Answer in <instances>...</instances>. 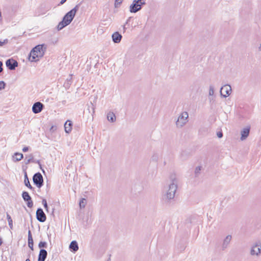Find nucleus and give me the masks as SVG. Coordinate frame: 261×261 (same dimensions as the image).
<instances>
[{
  "label": "nucleus",
  "mask_w": 261,
  "mask_h": 261,
  "mask_svg": "<svg viewBox=\"0 0 261 261\" xmlns=\"http://www.w3.org/2000/svg\"><path fill=\"white\" fill-rule=\"evenodd\" d=\"M82 2L77 4L73 8L66 13L62 18V20L58 23L57 29L60 31L68 25L74 19L76 12L79 11Z\"/></svg>",
  "instance_id": "1"
},
{
  "label": "nucleus",
  "mask_w": 261,
  "mask_h": 261,
  "mask_svg": "<svg viewBox=\"0 0 261 261\" xmlns=\"http://www.w3.org/2000/svg\"><path fill=\"white\" fill-rule=\"evenodd\" d=\"M46 50H31L28 59L31 62H37L44 55Z\"/></svg>",
  "instance_id": "2"
},
{
  "label": "nucleus",
  "mask_w": 261,
  "mask_h": 261,
  "mask_svg": "<svg viewBox=\"0 0 261 261\" xmlns=\"http://www.w3.org/2000/svg\"><path fill=\"white\" fill-rule=\"evenodd\" d=\"M146 0H134L130 5L129 10L130 13H135L141 10L146 5Z\"/></svg>",
  "instance_id": "3"
},
{
  "label": "nucleus",
  "mask_w": 261,
  "mask_h": 261,
  "mask_svg": "<svg viewBox=\"0 0 261 261\" xmlns=\"http://www.w3.org/2000/svg\"><path fill=\"white\" fill-rule=\"evenodd\" d=\"M33 184L39 189H40L43 185V177L42 174L38 172L35 173L33 176Z\"/></svg>",
  "instance_id": "4"
},
{
  "label": "nucleus",
  "mask_w": 261,
  "mask_h": 261,
  "mask_svg": "<svg viewBox=\"0 0 261 261\" xmlns=\"http://www.w3.org/2000/svg\"><path fill=\"white\" fill-rule=\"evenodd\" d=\"M189 117V115L188 112H182L178 117L176 122V124L177 127H182L184 126L186 122L188 121L187 119Z\"/></svg>",
  "instance_id": "5"
},
{
  "label": "nucleus",
  "mask_w": 261,
  "mask_h": 261,
  "mask_svg": "<svg viewBox=\"0 0 261 261\" xmlns=\"http://www.w3.org/2000/svg\"><path fill=\"white\" fill-rule=\"evenodd\" d=\"M261 253V242L258 241L253 244L252 246L250 254L251 255L259 256Z\"/></svg>",
  "instance_id": "6"
},
{
  "label": "nucleus",
  "mask_w": 261,
  "mask_h": 261,
  "mask_svg": "<svg viewBox=\"0 0 261 261\" xmlns=\"http://www.w3.org/2000/svg\"><path fill=\"white\" fill-rule=\"evenodd\" d=\"M5 64L7 68L10 70H15L18 66V62L13 58L7 59Z\"/></svg>",
  "instance_id": "7"
},
{
  "label": "nucleus",
  "mask_w": 261,
  "mask_h": 261,
  "mask_svg": "<svg viewBox=\"0 0 261 261\" xmlns=\"http://www.w3.org/2000/svg\"><path fill=\"white\" fill-rule=\"evenodd\" d=\"M220 92L222 97L224 98L228 97L231 92V87L230 85L228 84L224 85L221 88Z\"/></svg>",
  "instance_id": "8"
},
{
  "label": "nucleus",
  "mask_w": 261,
  "mask_h": 261,
  "mask_svg": "<svg viewBox=\"0 0 261 261\" xmlns=\"http://www.w3.org/2000/svg\"><path fill=\"white\" fill-rule=\"evenodd\" d=\"M21 196L23 200L26 202L28 207L29 208L33 207L34 203L29 193L24 191L22 192Z\"/></svg>",
  "instance_id": "9"
},
{
  "label": "nucleus",
  "mask_w": 261,
  "mask_h": 261,
  "mask_svg": "<svg viewBox=\"0 0 261 261\" xmlns=\"http://www.w3.org/2000/svg\"><path fill=\"white\" fill-rule=\"evenodd\" d=\"M36 217L37 220L40 222H44L46 220V216L43 209L41 207L37 209Z\"/></svg>",
  "instance_id": "10"
},
{
  "label": "nucleus",
  "mask_w": 261,
  "mask_h": 261,
  "mask_svg": "<svg viewBox=\"0 0 261 261\" xmlns=\"http://www.w3.org/2000/svg\"><path fill=\"white\" fill-rule=\"evenodd\" d=\"M44 108V105L43 103L39 101L36 102L32 106V112L34 114L39 113L42 111Z\"/></svg>",
  "instance_id": "11"
},
{
  "label": "nucleus",
  "mask_w": 261,
  "mask_h": 261,
  "mask_svg": "<svg viewBox=\"0 0 261 261\" xmlns=\"http://www.w3.org/2000/svg\"><path fill=\"white\" fill-rule=\"evenodd\" d=\"M175 197L174 193L170 192H167L163 196L162 200L165 203L168 204L170 203L171 200L173 199Z\"/></svg>",
  "instance_id": "12"
},
{
  "label": "nucleus",
  "mask_w": 261,
  "mask_h": 261,
  "mask_svg": "<svg viewBox=\"0 0 261 261\" xmlns=\"http://www.w3.org/2000/svg\"><path fill=\"white\" fill-rule=\"evenodd\" d=\"M47 256V252L44 249L40 250L37 261H45Z\"/></svg>",
  "instance_id": "13"
},
{
  "label": "nucleus",
  "mask_w": 261,
  "mask_h": 261,
  "mask_svg": "<svg viewBox=\"0 0 261 261\" xmlns=\"http://www.w3.org/2000/svg\"><path fill=\"white\" fill-rule=\"evenodd\" d=\"M122 38V36L119 32H115L112 35V40L115 43H119Z\"/></svg>",
  "instance_id": "14"
},
{
  "label": "nucleus",
  "mask_w": 261,
  "mask_h": 261,
  "mask_svg": "<svg viewBox=\"0 0 261 261\" xmlns=\"http://www.w3.org/2000/svg\"><path fill=\"white\" fill-rule=\"evenodd\" d=\"M175 180V178L172 179V183L169 185V189L167 192H171V193H174L175 194L177 189V185L176 183Z\"/></svg>",
  "instance_id": "15"
},
{
  "label": "nucleus",
  "mask_w": 261,
  "mask_h": 261,
  "mask_svg": "<svg viewBox=\"0 0 261 261\" xmlns=\"http://www.w3.org/2000/svg\"><path fill=\"white\" fill-rule=\"evenodd\" d=\"M69 248L72 252H76L79 250L77 242L75 240L71 241L69 245Z\"/></svg>",
  "instance_id": "16"
},
{
  "label": "nucleus",
  "mask_w": 261,
  "mask_h": 261,
  "mask_svg": "<svg viewBox=\"0 0 261 261\" xmlns=\"http://www.w3.org/2000/svg\"><path fill=\"white\" fill-rule=\"evenodd\" d=\"M72 122L68 120L64 123V129L66 133L69 134L72 130Z\"/></svg>",
  "instance_id": "17"
},
{
  "label": "nucleus",
  "mask_w": 261,
  "mask_h": 261,
  "mask_svg": "<svg viewBox=\"0 0 261 261\" xmlns=\"http://www.w3.org/2000/svg\"><path fill=\"white\" fill-rule=\"evenodd\" d=\"M231 239V236L228 235L227 236L223 241V243L222 244V250H225L228 246V245L229 244Z\"/></svg>",
  "instance_id": "18"
},
{
  "label": "nucleus",
  "mask_w": 261,
  "mask_h": 261,
  "mask_svg": "<svg viewBox=\"0 0 261 261\" xmlns=\"http://www.w3.org/2000/svg\"><path fill=\"white\" fill-rule=\"evenodd\" d=\"M23 158V155L21 153L16 152L12 156V160L14 162H18L21 160Z\"/></svg>",
  "instance_id": "19"
},
{
  "label": "nucleus",
  "mask_w": 261,
  "mask_h": 261,
  "mask_svg": "<svg viewBox=\"0 0 261 261\" xmlns=\"http://www.w3.org/2000/svg\"><path fill=\"white\" fill-rule=\"evenodd\" d=\"M87 110L88 111L89 113L91 114V115L93 116V114L95 113V107L93 105V104L92 103V102H90V103H88L87 105Z\"/></svg>",
  "instance_id": "20"
},
{
  "label": "nucleus",
  "mask_w": 261,
  "mask_h": 261,
  "mask_svg": "<svg viewBox=\"0 0 261 261\" xmlns=\"http://www.w3.org/2000/svg\"><path fill=\"white\" fill-rule=\"evenodd\" d=\"M107 119L111 122H114L116 121V116L113 112H110L107 115Z\"/></svg>",
  "instance_id": "21"
},
{
  "label": "nucleus",
  "mask_w": 261,
  "mask_h": 261,
  "mask_svg": "<svg viewBox=\"0 0 261 261\" xmlns=\"http://www.w3.org/2000/svg\"><path fill=\"white\" fill-rule=\"evenodd\" d=\"M28 243L29 247L31 245H34V240L32 234V232L30 230H29L28 231Z\"/></svg>",
  "instance_id": "22"
},
{
  "label": "nucleus",
  "mask_w": 261,
  "mask_h": 261,
  "mask_svg": "<svg viewBox=\"0 0 261 261\" xmlns=\"http://www.w3.org/2000/svg\"><path fill=\"white\" fill-rule=\"evenodd\" d=\"M186 248V246L185 243L184 241H182L180 244H178L177 246V249L179 252H182Z\"/></svg>",
  "instance_id": "23"
},
{
  "label": "nucleus",
  "mask_w": 261,
  "mask_h": 261,
  "mask_svg": "<svg viewBox=\"0 0 261 261\" xmlns=\"http://www.w3.org/2000/svg\"><path fill=\"white\" fill-rule=\"evenodd\" d=\"M13 40H16V38H12L9 41L8 39H6L4 40L3 41L0 40V47L3 46L5 44L9 43L10 44H13L12 42Z\"/></svg>",
  "instance_id": "24"
},
{
  "label": "nucleus",
  "mask_w": 261,
  "mask_h": 261,
  "mask_svg": "<svg viewBox=\"0 0 261 261\" xmlns=\"http://www.w3.org/2000/svg\"><path fill=\"white\" fill-rule=\"evenodd\" d=\"M7 220L8 222V224L10 227V228L11 229H12L13 228V220H12V219L11 216L8 214V213H7Z\"/></svg>",
  "instance_id": "25"
},
{
  "label": "nucleus",
  "mask_w": 261,
  "mask_h": 261,
  "mask_svg": "<svg viewBox=\"0 0 261 261\" xmlns=\"http://www.w3.org/2000/svg\"><path fill=\"white\" fill-rule=\"evenodd\" d=\"M86 203H87V200L85 198H81L79 202V206H80V208H85Z\"/></svg>",
  "instance_id": "26"
},
{
  "label": "nucleus",
  "mask_w": 261,
  "mask_h": 261,
  "mask_svg": "<svg viewBox=\"0 0 261 261\" xmlns=\"http://www.w3.org/2000/svg\"><path fill=\"white\" fill-rule=\"evenodd\" d=\"M29 157H30V159H29L28 160H27V161H25V164H27V165L29 164L31 162L34 163H36L37 160H34L33 154H30L29 155Z\"/></svg>",
  "instance_id": "27"
},
{
  "label": "nucleus",
  "mask_w": 261,
  "mask_h": 261,
  "mask_svg": "<svg viewBox=\"0 0 261 261\" xmlns=\"http://www.w3.org/2000/svg\"><path fill=\"white\" fill-rule=\"evenodd\" d=\"M47 244L45 241H40L38 244V247L41 250V249L46 248Z\"/></svg>",
  "instance_id": "28"
},
{
  "label": "nucleus",
  "mask_w": 261,
  "mask_h": 261,
  "mask_svg": "<svg viewBox=\"0 0 261 261\" xmlns=\"http://www.w3.org/2000/svg\"><path fill=\"white\" fill-rule=\"evenodd\" d=\"M72 83V77H70L69 79H67L64 84V86L66 89H68Z\"/></svg>",
  "instance_id": "29"
},
{
  "label": "nucleus",
  "mask_w": 261,
  "mask_h": 261,
  "mask_svg": "<svg viewBox=\"0 0 261 261\" xmlns=\"http://www.w3.org/2000/svg\"><path fill=\"white\" fill-rule=\"evenodd\" d=\"M24 185L29 189L32 190L33 191H35V188L33 187H32V185H31L29 179L24 180Z\"/></svg>",
  "instance_id": "30"
},
{
  "label": "nucleus",
  "mask_w": 261,
  "mask_h": 261,
  "mask_svg": "<svg viewBox=\"0 0 261 261\" xmlns=\"http://www.w3.org/2000/svg\"><path fill=\"white\" fill-rule=\"evenodd\" d=\"M202 167L201 166H198L196 167L195 170V177H198L200 173V171L201 170Z\"/></svg>",
  "instance_id": "31"
},
{
  "label": "nucleus",
  "mask_w": 261,
  "mask_h": 261,
  "mask_svg": "<svg viewBox=\"0 0 261 261\" xmlns=\"http://www.w3.org/2000/svg\"><path fill=\"white\" fill-rule=\"evenodd\" d=\"M47 46L45 44H38L34 47H33L32 49H46Z\"/></svg>",
  "instance_id": "32"
},
{
  "label": "nucleus",
  "mask_w": 261,
  "mask_h": 261,
  "mask_svg": "<svg viewBox=\"0 0 261 261\" xmlns=\"http://www.w3.org/2000/svg\"><path fill=\"white\" fill-rule=\"evenodd\" d=\"M42 203L43 205V206H44V208L45 209V210L47 212H48L49 207H48V204L47 203V201L45 198L42 199Z\"/></svg>",
  "instance_id": "33"
},
{
  "label": "nucleus",
  "mask_w": 261,
  "mask_h": 261,
  "mask_svg": "<svg viewBox=\"0 0 261 261\" xmlns=\"http://www.w3.org/2000/svg\"><path fill=\"white\" fill-rule=\"evenodd\" d=\"M241 140H245V127H243L241 131Z\"/></svg>",
  "instance_id": "34"
},
{
  "label": "nucleus",
  "mask_w": 261,
  "mask_h": 261,
  "mask_svg": "<svg viewBox=\"0 0 261 261\" xmlns=\"http://www.w3.org/2000/svg\"><path fill=\"white\" fill-rule=\"evenodd\" d=\"M122 1L123 0H115V3H114L115 7V8L119 7L120 6V5L122 4Z\"/></svg>",
  "instance_id": "35"
},
{
  "label": "nucleus",
  "mask_w": 261,
  "mask_h": 261,
  "mask_svg": "<svg viewBox=\"0 0 261 261\" xmlns=\"http://www.w3.org/2000/svg\"><path fill=\"white\" fill-rule=\"evenodd\" d=\"M6 87V83L4 81H0V91L4 89Z\"/></svg>",
  "instance_id": "36"
},
{
  "label": "nucleus",
  "mask_w": 261,
  "mask_h": 261,
  "mask_svg": "<svg viewBox=\"0 0 261 261\" xmlns=\"http://www.w3.org/2000/svg\"><path fill=\"white\" fill-rule=\"evenodd\" d=\"M27 168V167H26L25 168H24V166L22 167L23 171L24 172V180H26L29 179V177L28 176V174H27V171H26Z\"/></svg>",
  "instance_id": "37"
},
{
  "label": "nucleus",
  "mask_w": 261,
  "mask_h": 261,
  "mask_svg": "<svg viewBox=\"0 0 261 261\" xmlns=\"http://www.w3.org/2000/svg\"><path fill=\"white\" fill-rule=\"evenodd\" d=\"M250 130V126H246V139L249 136Z\"/></svg>",
  "instance_id": "38"
},
{
  "label": "nucleus",
  "mask_w": 261,
  "mask_h": 261,
  "mask_svg": "<svg viewBox=\"0 0 261 261\" xmlns=\"http://www.w3.org/2000/svg\"><path fill=\"white\" fill-rule=\"evenodd\" d=\"M35 163L39 165L40 169L42 170V172L44 174H45V172L44 170L42 168V165L41 164L40 161V160H37Z\"/></svg>",
  "instance_id": "39"
},
{
  "label": "nucleus",
  "mask_w": 261,
  "mask_h": 261,
  "mask_svg": "<svg viewBox=\"0 0 261 261\" xmlns=\"http://www.w3.org/2000/svg\"><path fill=\"white\" fill-rule=\"evenodd\" d=\"M151 159L153 161L157 162L158 160V155L157 153H154L151 157Z\"/></svg>",
  "instance_id": "40"
},
{
  "label": "nucleus",
  "mask_w": 261,
  "mask_h": 261,
  "mask_svg": "<svg viewBox=\"0 0 261 261\" xmlns=\"http://www.w3.org/2000/svg\"><path fill=\"white\" fill-rule=\"evenodd\" d=\"M214 93V89L213 86H211L210 87V90H209V95H213Z\"/></svg>",
  "instance_id": "41"
},
{
  "label": "nucleus",
  "mask_w": 261,
  "mask_h": 261,
  "mask_svg": "<svg viewBox=\"0 0 261 261\" xmlns=\"http://www.w3.org/2000/svg\"><path fill=\"white\" fill-rule=\"evenodd\" d=\"M57 127L56 125H52L50 128V132L51 133L54 132L57 130Z\"/></svg>",
  "instance_id": "42"
},
{
  "label": "nucleus",
  "mask_w": 261,
  "mask_h": 261,
  "mask_svg": "<svg viewBox=\"0 0 261 261\" xmlns=\"http://www.w3.org/2000/svg\"><path fill=\"white\" fill-rule=\"evenodd\" d=\"M223 133L222 131H219L217 133V136L218 138H221L223 137Z\"/></svg>",
  "instance_id": "43"
},
{
  "label": "nucleus",
  "mask_w": 261,
  "mask_h": 261,
  "mask_svg": "<svg viewBox=\"0 0 261 261\" xmlns=\"http://www.w3.org/2000/svg\"><path fill=\"white\" fill-rule=\"evenodd\" d=\"M30 147L29 146H24L22 150L23 152H26L29 150Z\"/></svg>",
  "instance_id": "44"
},
{
  "label": "nucleus",
  "mask_w": 261,
  "mask_h": 261,
  "mask_svg": "<svg viewBox=\"0 0 261 261\" xmlns=\"http://www.w3.org/2000/svg\"><path fill=\"white\" fill-rule=\"evenodd\" d=\"M3 63L2 61H0V73L3 71Z\"/></svg>",
  "instance_id": "45"
},
{
  "label": "nucleus",
  "mask_w": 261,
  "mask_h": 261,
  "mask_svg": "<svg viewBox=\"0 0 261 261\" xmlns=\"http://www.w3.org/2000/svg\"><path fill=\"white\" fill-rule=\"evenodd\" d=\"M133 18V17H129L126 20V22H125V25H127L128 26L129 25L128 23L129 22H130V21L131 20V19Z\"/></svg>",
  "instance_id": "46"
},
{
  "label": "nucleus",
  "mask_w": 261,
  "mask_h": 261,
  "mask_svg": "<svg viewBox=\"0 0 261 261\" xmlns=\"http://www.w3.org/2000/svg\"><path fill=\"white\" fill-rule=\"evenodd\" d=\"M186 154V152L185 151H182V152L181 153V157L182 158H183V160L186 159L185 158H184V155H185V154Z\"/></svg>",
  "instance_id": "47"
},
{
  "label": "nucleus",
  "mask_w": 261,
  "mask_h": 261,
  "mask_svg": "<svg viewBox=\"0 0 261 261\" xmlns=\"http://www.w3.org/2000/svg\"><path fill=\"white\" fill-rule=\"evenodd\" d=\"M67 0H61L59 3V5H63L64 4Z\"/></svg>",
  "instance_id": "48"
},
{
  "label": "nucleus",
  "mask_w": 261,
  "mask_h": 261,
  "mask_svg": "<svg viewBox=\"0 0 261 261\" xmlns=\"http://www.w3.org/2000/svg\"><path fill=\"white\" fill-rule=\"evenodd\" d=\"M50 189V185L49 184L46 185V191L47 192Z\"/></svg>",
  "instance_id": "49"
},
{
  "label": "nucleus",
  "mask_w": 261,
  "mask_h": 261,
  "mask_svg": "<svg viewBox=\"0 0 261 261\" xmlns=\"http://www.w3.org/2000/svg\"><path fill=\"white\" fill-rule=\"evenodd\" d=\"M3 239L1 237H0V246L3 244Z\"/></svg>",
  "instance_id": "50"
},
{
  "label": "nucleus",
  "mask_w": 261,
  "mask_h": 261,
  "mask_svg": "<svg viewBox=\"0 0 261 261\" xmlns=\"http://www.w3.org/2000/svg\"><path fill=\"white\" fill-rule=\"evenodd\" d=\"M126 25H125V24L123 25V32H125V30L126 29Z\"/></svg>",
  "instance_id": "51"
},
{
  "label": "nucleus",
  "mask_w": 261,
  "mask_h": 261,
  "mask_svg": "<svg viewBox=\"0 0 261 261\" xmlns=\"http://www.w3.org/2000/svg\"><path fill=\"white\" fill-rule=\"evenodd\" d=\"M32 251L34 250V245H31L29 247Z\"/></svg>",
  "instance_id": "52"
},
{
  "label": "nucleus",
  "mask_w": 261,
  "mask_h": 261,
  "mask_svg": "<svg viewBox=\"0 0 261 261\" xmlns=\"http://www.w3.org/2000/svg\"><path fill=\"white\" fill-rule=\"evenodd\" d=\"M30 253H29V254H28V258L26 259V260H25V261H31V260H30Z\"/></svg>",
  "instance_id": "53"
},
{
  "label": "nucleus",
  "mask_w": 261,
  "mask_h": 261,
  "mask_svg": "<svg viewBox=\"0 0 261 261\" xmlns=\"http://www.w3.org/2000/svg\"><path fill=\"white\" fill-rule=\"evenodd\" d=\"M111 254H109V257L108 258V259L107 260V261H111Z\"/></svg>",
  "instance_id": "54"
},
{
  "label": "nucleus",
  "mask_w": 261,
  "mask_h": 261,
  "mask_svg": "<svg viewBox=\"0 0 261 261\" xmlns=\"http://www.w3.org/2000/svg\"><path fill=\"white\" fill-rule=\"evenodd\" d=\"M98 65H99V63H98V62L96 63L95 64V65H94V67H95V68H97Z\"/></svg>",
  "instance_id": "55"
},
{
  "label": "nucleus",
  "mask_w": 261,
  "mask_h": 261,
  "mask_svg": "<svg viewBox=\"0 0 261 261\" xmlns=\"http://www.w3.org/2000/svg\"><path fill=\"white\" fill-rule=\"evenodd\" d=\"M55 210V208H53V209H52V213H51V215H54V213Z\"/></svg>",
  "instance_id": "56"
},
{
  "label": "nucleus",
  "mask_w": 261,
  "mask_h": 261,
  "mask_svg": "<svg viewBox=\"0 0 261 261\" xmlns=\"http://www.w3.org/2000/svg\"><path fill=\"white\" fill-rule=\"evenodd\" d=\"M43 5H41V7H40V8H39V9H38V11H39L40 9H41L43 7Z\"/></svg>",
  "instance_id": "57"
},
{
  "label": "nucleus",
  "mask_w": 261,
  "mask_h": 261,
  "mask_svg": "<svg viewBox=\"0 0 261 261\" xmlns=\"http://www.w3.org/2000/svg\"><path fill=\"white\" fill-rule=\"evenodd\" d=\"M259 45V46L258 47V49H260L261 48V44L260 43Z\"/></svg>",
  "instance_id": "58"
},
{
  "label": "nucleus",
  "mask_w": 261,
  "mask_h": 261,
  "mask_svg": "<svg viewBox=\"0 0 261 261\" xmlns=\"http://www.w3.org/2000/svg\"><path fill=\"white\" fill-rule=\"evenodd\" d=\"M44 13H45V12L39 13L38 14V15L43 14H44Z\"/></svg>",
  "instance_id": "59"
},
{
  "label": "nucleus",
  "mask_w": 261,
  "mask_h": 261,
  "mask_svg": "<svg viewBox=\"0 0 261 261\" xmlns=\"http://www.w3.org/2000/svg\"><path fill=\"white\" fill-rule=\"evenodd\" d=\"M62 102H63V103H66V100H63V101H62Z\"/></svg>",
  "instance_id": "60"
}]
</instances>
